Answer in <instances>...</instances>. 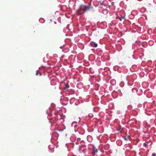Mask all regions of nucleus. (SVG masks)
<instances>
[{
    "label": "nucleus",
    "mask_w": 156,
    "mask_h": 156,
    "mask_svg": "<svg viewBox=\"0 0 156 156\" xmlns=\"http://www.w3.org/2000/svg\"><path fill=\"white\" fill-rule=\"evenodd\" d=\"M92 8L90 4L88 5H80L78 10V13L79 15L83 14L84 12L89 10L90 9Z\"/></svg>",
    "instance_id": "nucleus-1"
},
{
    "label": "nucleus",
    "mask_w": 156,
    "mask_h": 156,
    "mask_svg": "<svg viewBox=\"0 0 156 156\" xmlns=\"http://www.w3.org/2000/svg\"><path fill=\"white\" fill-rule=\"evenodd\" d=\"M98 152V150L96 149L94 146L93 147L92 151V154L94 155L95 154L97 153Z\"/></svg>",
    "instance_id": "nucleus-2"
},
{
    "label": "nucleus",
    "mask_w": 156,
    "mask_h": 156,
    "mask_svg": "<svg viewBox=\"0 0 156 156\" xmlns=\"http://www.w3.org/2000/svg\"><path fill=\"white\" fill-rule=\"evenodd\" d=\"M90 44L91 47L95 48L97 47L98 46V44H97L95 42L93 41L91 42L90 43Z\"/></svg>",
    "instance_id": "nucleus-3"
},
{
    "label": "nucleus",
    "mask_w": 156,
    "mask_h": 156,
    "mask_svg": "<svg viewBox=\"0 0 156 156\" xmlns=\"http://www.w3.org/2000/svg\"><path fill=\"white\" fill-rule=\"evenodd\" d=\"M118 131L119 132H121L122 131V129L121 128H120L118 130Z\"/></svg>",
    "instance_id": "nucleus-4"
},
{
    "label": "nucleus",
    "mask_w": 156,
    "mask_h": 156,
    "mask_svg": "<svg viewBox=\"0 0 156 156\" xmlns=\"http://www.w3.org/2000/svg\"><path fill=\"white\" fill-rule=\"evenodd\" d=\"M65 86H66V87L67 88H68L69 87V85L67 84Z\"/></svg>",
    "instance_id": "nucleus-5"
},
{
    "label": "nucleus",
    "mask_w": 156,
    "mask_h": 156,
    "mask_svg": "<svg viewBox=\"0 0 156 156\" xmlns=\"http://www.w3.org/2000/svg\"><path fill=\"white\" fill-rule=\"evenodd\" d=\"M152 155L153 156H156V154L155 153H153L152 154Z\"/></svg>",
    "instance_id": "nucleus-6"
},
{
    "label": "nucleus",
    "mask_w": 156,
    "mask_h": 156,
    "mask_svg": "<svg viewBox=\"0 0 156 156\" xmlns=\"http://www.w3.org/2000/svg\"><path fill=\"white\" fill-rule=\"evenodd\" d=\"M124 139L126 141L127 140V138H124Z\"/></svg>",
    "instance_id": "nucleus-7"
},
{
    "label": "nucleus",
    "mask_w": 156,
    "mask_h": 156,
    "mask_svg": "<svg viewBox=\"0 0 156 156\" xmlns=\"http://www.w3.org/2000/svg\"><path fill=\"white\" fill-rule=\"evenodd\" d=\"M121 19H124V18L123 17H122V16L121 17ZM121 19L120 20H121Z\"/></svg>",
    "instance_id": "nucleus-8"
},
{
    "label": "nucleus",
    "mask_w": 156,
    "mask_h": 156,
    "mask_svg": "<svg viewBox=\"0 0 156 156\" xmlns=\"http://www.w3.org/2000/svg\"><path fill=\"white\" fill-rule=\"evenodd\" d=\"M37 74H38V73H36V75H37Z\"/></svg>",
    "instance_id": "nucleus-9"
},
{
    "label": "nucleus",
    "mask_w": 156,
    "mask_h": 156,
    "mask_svg": "<svg viewBox=\"0 0 156 156\" xmlns=\"http://www.w3.org/2000/svg\"><path fill=\"white\" fill-rule=\"evenodd\" d=\"M144 144V145H146V144Z\"/></svg>",
    "instance_id": "nucleus-10"
}]
</instances>
